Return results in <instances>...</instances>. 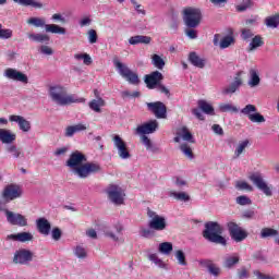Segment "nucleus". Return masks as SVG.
Returning <instances> with one entry per match:
<instances>
[{
    "label": "nucleus",
    "mask_w": 279,
    "mask_h": 279,
    "mask_svg": "<svg viewBox=\"0 0 279 279\" xmlns=\"http://www.w3.org/2000/svg\"><path fill=\"white\" fill-rule=\"evenodd\" d=\"M93 23V20L88 16H85L80 20L78 25L80 27H88Z\"/></svg>",
    "instance_id": "338daca9"
},
{
    "label": "nucleus",
    "mask_w": 279,
    "mask_h": 279,
    "mask_svg": "<svg viewBox=\"0 0 279 279\" xmlns=\"http://www.w3.org/2000/svg\"><path fill=\"white\" fill-rule=\"evenodd\" d=\"M14 35V32L10 28H2L0 27V39L1 40H10L12 36Z\"/></svg>",
    "instance_id": "864d4df0"
},
{
    "label": "nucleus",
    "mask_w": 279,
    "mask_h": 279,
    "mask_svg": "<svg viewBox=\"0 0 279 279\" xmlns=\"http://www.w3.org/2000/svg\"><path fill=\"white\" fill-rule=\"evenodd\" d=\"M248 8H252V1L245 0L242 4L236 7L238 12H245Z\"/></svg>",
    "instance_id": "0e129e2a"
},
{
    "label": "nucleus",
    "mask_w": 279,
    "mask_h": 279,
    "mask_svg": "<svg viewBox=\"0 0 279 279\" xmlns=\"http://www.w3.org/2000/svg\"><path fill=\"white\" fill-rule=\"evenodd\" d=\"M4 215L7 217L8 223L11 226H19L20 228H25V226H27V218L21 214L4 209Z\"/></svg>",
    "instance_id": "2eb2a0df"
},
{
    "label": "nucleus",
    "mask_w": 279,
    "mask_h": 279,
    "mask_svg": "<svg viewBox=\"0 0 279 279\" xmlns=\"http://www.w3.org/2000/svg\"><path fill=\"white\" fill-rule=\"evenodd\" d=\"M192 114L198 119V121H204L206 118L204 117V113L202 112V109L195 108L192 110Z\"/></svg>",
    "instance_id": "69168bd1"
},
{
    "label": "nucleus",
    "mask_w": 279,
    "mask_h": 279,
    "mask_svg": "<svg viewBox=\"0 0 279 279\" xmlns=\"http://www.w3.org/2000/svg\"><path fill=\"white\" fill-rule=\"evenodd\" d=\"M189 60L193 66L197 69H204L206 66V60L197 56V52H191L189 56Z\"/></svg>",
    "instance_id": "c756f323"
},
{
    "label": "nucleus",
    "mask_w": 279,
    "mask_h": 279,
    "mask_svg": "<svg viewBox=\"0 0 279 279\" xmlns=\"http://www.w3.org/2000/svg\"><path fill=\"white\" fill-rule=\"evenodd\" d=\"M181 141H186L187 143H195V141H193V134H191L186 126H182L177 132V136L174 137V143H181Z\"/></svg>",
    "instance_id": "5701e85b"
},
{
    "label": "nucleus",
    "mask_w": 279,
    "mask_h": 279,
    "mask_svg": "<svg viewBox=\"0 0 279 279\" xmlns=\"http://www.w3.org/2000/svg\"><path fill=\"white\" fill-rule=\"evenodd\" d=\"M107 195L112 204L116 206H121L123 202H125V191H123V187L111 184L107 189Z\"/></svg>",
    "instance_id": "6e6552de"
},
{
    "label": "nucleus",
    "mask_w": 279,
    "mask_h": 279,
    "mask_svg": "<svg viewBox=\"0 0 279 279\" xmlns=\"http://www.w3.org/2000/svg\"><path fill=\"white\" fill-rule=\"evenodd\" d=\"M85 130H88L86 124L78 123L74 125H69L64 130V136L65 138H73V136H75L77 132H85Z\"/></svg>",
    "instance_id": "b1692460"
},
{
    "label": "nucleus",
    "mask_w": 279,
    "mask_h": 279,
    "mask_svg": "<svg viewBox=\"0 0 279 279\" xmlns=\"http://www.w3.org/2000/svg\"><path fill=\"white\" fill-rule=\"evenodd\" d=\"M202 10L198 8L187 7L183 10V21L186 27L195 29V27H199L202 23Z\"/></svg>",
    "instance_id": "20e7f679"
},
{
    "label": "nucleus",
    "mask_w": 279,
    "mask_h": 279,
    "mask_svg": "<svg viewBox=\"0 0 279 279\" xmlns=\"http://www.w3.org/2000/svg\"><path fill=\"white\" fill-rule=\"evenodd\" d=\"M3 77L7 80H11L12 82H21V84H27L29 82V78L26 76L25 73L14 69V68H8L3 72Z\"/></svg>",
    "instance_id": "4468645a"
},
{
    "label": "nucleus",
    "mask_w": 279,
    "mask_h": 279,
    "mask_svg": "<svg viewBox=\"0 0 279 279\" xmlns=\"http://www.w3.org/2000/svg\"><path fill=\"white\" fill-rule=\"evenodd\" d=\"M169 197H173V199H177V202H189L191 199V196L186 192H175L170 191L168 192Z\"/></svg>",
    "instance_id": "4c0bfd02"
},
{
    "label": "nucleus",
    "mask_w": 279,
    "mask_h": 279,
    "mask_svg": "<svg viewBox=\"0 0 279 279\" xmlns=\"http://www.w3.org/2000/svg\"><path fill=\"white\" fill-rule=\"evenodd\" d=\"M257 111L256 106L254 105H246L243 109H241V114H244V117H250L253 116Z\"/></svg>",
    "instance_id": "603ef678"
},
{
    "label": "nucleus",
    "mask_w": 279,
    "mask_h": 279,
    "mask_svg": "<svg viewBox=\"0 0 279 279\" xmlns=\"http://www.w3.org/2000/svg\"><path fill=\"white\" fill-rule=\"evenodd\" d=\"M9 121H11V123H17L22 132L27 133L32 130V122L22 116L12 114L9 117Z\"/></svg>",
    "instance_id": "a211bd4d"
},
{
    "label": "nucleus",
    "mask_w": 279,
    "mask_h": 279,
    "mask_svg": "<svg viewBox=\"0 0 279 279\" xmlns=\"http://www.w3.org/2000/svg\"><path fill=\"white\" fill-rule=\"evenodd\" d=\"M28 39L32 40V43H49L50 38L49 35L37 33V34H28Z\"/></svg>",
    "instance_id": "c9c22d12"
},
{
    "label": "nucleus",
    "mask_w": 279,
    "mask_h": 279,
    "mask_svg": "<svg viewBox=\"0 0 279 279\" xmlns=\"http://www.w3.org/2000/svg\"><path fill=\"white\" fill-rule=\"evenodd\" d=\"M221 234H223V227L219 225V222L208 221L205 223L203 236L206 241L226 247V245H228V240H226Z\"/></svg>",
    "instance_id": "7ed1b4c3"
},
{
    "label": "nucleus",
    "mask_w": 279,
    "mask_h": 279,
    "mask_svg": "<svg viewBox=\"0 0 279 279\" xmlns=\"http://www.w3.org/2000/svg\"><path fill=\"white\" fill-rule=\"evenodd\" d=\"M7 154L11 156V158L19 159V158H24L25 154L23 153V149L19 148L14 144H9L5 147Z\"/></svg>",
    "instance_id": "cd10ccee"
},
{
    "label": "nucleus",
    "mask_w": 279,
    "mask_h": 279,
    "mask_svg": "<svg viewBox=\"0 0 279 279\" xmlns=\"http://www.w3.org/2000/svg\"><path fill=\"white\" fill-rule=\"evenodd\" d=\"M51 238L54 241H60L62 239V230L60 228L56 227L51 230Z\"/></svg>",
    "instance_id": "e2e57ef3"
},
{
    "label": "nucleus",
    "mask_w": 279,
    "mask_h": 279,
    "mask_svg": "<svg viewBox=\"0 0 279 279\" xmlns=\"http://www.w3.org/2000/svg\"><path fill=\"white\" fill-rule=\"evenodd\" d=\"M45 29L47 34H61L63 36L66 34V29L58 24H46Z\"/></svg>",
    "instance_id": "f704fd0d"
},
{
    "label": "nucleus",
    "mask_w": 279,
    "mask_h": 279,
    "mask_svg": "<svg viewBox=\"0 0 279 279\" xmlns=\"http://www.w3.org/2000/svg\"><path fill=\"white\" fill-rule=\"evenodd\" d=\"M0 141L4 145H12L16 141V135L7 129H0Z\"/></svg>",
    "instance_id": "bb28decb"
},
{
    "label": "nucleus",
    "mask_w": 279,
    "mask_h": 279,
    "mask_svg": "<svg viewBox=\"0 0 279 279\" xmlns=\"http://www.w3.org/2000/svg\"><path fill=\"white\" fill-rule=\"evenodd\" d=\"M87 40L89 45H95L97 40H99V36L97 35V31L90 28L87 31Z\"/></svg>",
    "instance_id": "5fc2aeb1"
},
{
    "label": "nucleus",
    "mask_w": 279,
    "mask_h": 279,
    "mask_svg": "<svg viewBox=\"0 0 279 279\" xmlns=\"http://www.w3.org/2000/svg\"><path fill=\"white\" fill-rule=\"evenodd\" d=\"M248 146H250V141L248 140H244V141L240 142L235 146L233 158H241V154H243V151H245V149H247Z\"/></svg>",
    "instance_id": "ea45409f"
},
{
    "label": "nucleus",
    "mask_w": 279,
    "mask_h": 279,
    "mask_svg": "<svg viewBox=\"0 0 279 279\" xmlns=\"http://www.w3.org/2000/svg\"><path fill=\"white\" fill-rule=\"evenodd\" d=\"M247 84L250 88H256L257 86H260V74L258 73V70L254 68L250 69Z\"/></svg>",
    "instance_id": "a878e982"
},
{
    "label": "nucleus",
    "mask_w": 279,
    "mask_h": 279,
    "mask_svg": "<svg viewBox=\"0 0 279 279\" xmlns=\"http://www.w3.org/2000/svg\"><path fill=\"white\" fill-rule=\"evenodd\" d=\"M147 258H148V260H150V263H154V265H156V267H159V269H167V263H165V260H162L158 256V254L148 253Z\"/></svg>",
    "instance_id": "72a5a7b5"
},
{
    "label": "nucleus",
    "mask_w": 279,
    "mask_h": 279,
    "mask_svg": "<svg viewBox=\"0 0 279 279\" xmlns=\"http://www.w3.org/2000/svg\"><path fill=\"white\" fill-rule=\"evenodd\" d=\"M113 64L119 75H121V77L126 80L129 84H133L134 86H136L141 83V80L138 78V74H136V72L131 71L128 65L123 64L118 59L113 60Z\"/></svg>",
    "instance_id": "39448f33"
},
{
    "label": "nucleus",
    "mask_w": 279,
    "mask_h": 279,
    "mask_svg": "<svg viewBox=\"0 0 279 279\" xmlns=\"http://www.w3.org/2000/svg\"><path fill=\"white\" fill-rule=\"evenodd\" d=\"M180 149H181L182 154L186 158H189V160H193V158H194L193 149L191 148V146L189 144H186V143L181 144Z\"/></svg>",
    "instance_id": "49530a36"
},
{
    "label": "nucleus",
    "mask_w": 279,
    "mask_h": 279,
    "mask_svg": "<svg viewBox=\"0 0 279 279\" xmlns=\"http://www.w3.org/2000/svg\"><path fill=\"white\" fill-rule=\"evenodd\" d=\"M248 119L252 121V123H265V117H263V114H260L256 111H255V113L250 116Z\"/></svg>",
    "instance_id": "052dcab7"
},
{
    "label": "nucleus",
    "mask_w": 279,
    "mask_h": 279,
    "mask_svg": "<svg viewBox=\"0 0 279 279\" xmlns=\"http://www.w3.org/2000/svg\"><path fill=\"white\" fill-rule=\"evenodd\" d=\"M49 97L57 106H69L70 104H84L86 99L77 98L75 95H69L66 87L62 85H52L49 87Z\"/></svg>",
    "instance_id": "f03ea898"
},
{
    "label": "nucleus",
    "mask_w": 279,
    "mask_h": 279,
    "mask_svg": "<svg viewBox=\"0 0 279 279\" xmlns=\"http://www.w3.org/2000/svg\"><path fill=\"white\" fill-rule=\"evenodd\" d=\"M240 86H243V78L241 77V73H238L234 76L233 82L230 83L229 86L222 90V93L223 95H234V93L239 90Z\"/></svg>",
    "instance_id": "aec40b11"
},
{
    "label": "nucleus",
    "mask_w": 279,
    "mask_h": 279,
    "mask_svg": "<svg viewBox=\"0 0 279 279\" xmlns=\"http://www.w3.org/2000/svg\"><path fill=\"white\" fill-rule=\"evenodd\" d=\"M74 256H76V258H80L81 260H84V258L88 256V252H86V248H84V246L77 245L74 248Z\"/></svg>",
    "instance_id": "8fccbe9b"
},
{
    "label": "nucleus",
    "mask_w": 279,
    "mask_h": 279,
    "mask_svg": "<svg viewBox=\"0 0 279 279\" xmlns=\"http://www.w3.org/2000/svg\"><path fill=\"white\" fill-rule=\"evenodd\" d=\"M74 60H77V62H80V60H83V64H85L86 66H90V64H93V58L86 52L75 53Z\"/></svg>",
    "instance_id": "a19ab883"
},
{
    "label": "nucleus",
    "mask_w": 279,
    "mask_h": 279,
    "mask_svg": "<svg viewBox=\"0 0 279 279\" xmlns=\"http://www.w3.org/2000/svg\"><path fill=\"white\" fill-rule=\"evenodd\" d=\"M236 263H239V255L234 254L227 256L225 259V267H227V269H230L231 267H234Z\"/></svg>",
    "instance_id": "a18cd8bd"
},
{
    "label": "nucleus",
    "mask_w": 279,
    "mask_h": 279,
    "mask_svg": "<svg viewBox=\"0 0 279 279\" xmlns=\"http://www.w3.org/2000/svg\"><path fill=\"white\" fill-rule=\"evenodd\" d=\"M174 256L179 265H181L182 267H186V254H184V251L182 250L175 251Z\"/></svg>",
    "instance_id": "09e8293b"
},
{
    "label": "nucleus",
    "mask_w": 279,
    "mask_h": 279,
    "mask_svg": "<svg viewBox=\"0 0 279 279\" xmlns=\"http://www.w3.org/2000/svg\"><path fill=\"white\" fill-rule=\"evenodd\" d=\"M147 108L149 112L155 114L156 119H167V106H165V102H147Z\"/></svg>",
    "instance_id": "dca6fc26"
},
{
    "label": "nucleus",
    "mask_w": 279,
    "mask_h": 279,
    "mask_svg": "<svg viewBox=\"0 0 279 279\" xmlns=\"http://www.w3.org/2000/svg\"><path fill=\"white\" fill-rule=\"evenodd\" d=\"M279 232L276 229H271V228H264L260 231V236L262 239H267L269 236H278Z\"/></svg>",
    "instance_id": "3c124183"
},
{
    "label": "nucleus",
    "mask_w": 279,
    "mask_h": 279,
    "mask_svg": "<svg viewBox=\"0 0 279 279\" xmlns=\"http://www.w3.org/2000/svg\"><path fill=\"white\" fill-rule=\"evenodd\" d=\"M151 64L155 69H158L159 71H162L165 69V59L160 57L159 54H153L151 56Z\"/></svg>",
    "instance_id": "79ce46f5"
},
{
    "label": "nucleus",
    "mask_w": 279,
    "mask_h": 279,
    "mask_svg": "<svg viewBox=\"0 0 279 279\" xmlns=\"http://www.w3.org/2000/svg\"><path fill=\"white\" fill-rule=\"evenodd\" d=\"M235 187L239 190V191H254V187L252 185H250V183H247L246 181H238L235 183Z\"/></svg>",
    "instance_id": "4d7b16f0"
},
{
    "label": "nucleus",
    "mask_w": 279,
    "mask_h": 279,
    "mask_svg": "<svg viewBox=\"0 0 279 279\" xmlns=\"http://www.w3.org/2000/svg\"><path fill=\"white\" fill-rule=\"evenodd\" d=\"M34 260V253L27 248H20L15 251L13 263L15 265H29Z\"/></svg>",
    "instance_id": "ddd939ff"
},
{
    "label": "nucleus",
    "mask_w": 279,
    "mask_h": 279,
    "mask_svg": "<svg viewBox=\"0 0 279 279\" xmlns=\"http://www.w3.org/2000/svg\"><path fill=\"white\" fill-rule=\"evenodd\" d=\"M142 143L146 147L147 151H154V144L147 135H142Z\"/></svg>",
    "instance_id": "bf43d9fd"
},
{
    "label": "nucleus",
    "mask_w": 279,
    "mask_h": 279,
    "mask_svg": "<svg viewBox=\"0 0 279 279\" xmlns=\"http://www.w3.org/2000/svg\"><path fill=\"white\" fill-rule=\"evenodd\" d=\"M27 24L33 25L34 27H45V25H47L43 17H29Z\"/></svg>",
    "instance_id": "de8ad7c7"
},
{
    "label": "nucleus",
    "mask_w": 279,
    "mask_h": 279,
    "mask_svg": "<svg viewBox=\"0 0 279 279\" xmlns=\"http://www.w3.org/2000/svg\"><path fill=\"white\" fill-rule=\"evenodd\" d=\"M14 3H19V5H24L25 8H35L36 10H41L45 8V4L38 0H13Z\"/></svg>",
    "instance_id": "c85d7f7f"
},
{
    "label": "nucleus",
    "mask_w": 279,
    "mask_h": 279,
    "mask_svg": "<svg viewBox=\"0 0 279 279\" xmlns=\"http://www.w3.org/2000/svg\"><path fill=\"white\" fill-rule=\"evenodd\" d=\"M198 108L205 114H209V117H215V108L210 102L206 100H198Z\"/></svg>",
    "instance_id": "2f4dec72"
},
{
    "label": "nucleus",
    "mask_w": 279,
    "mask_h": 279,
    "mask_svg": "<svg viewBox=\"0 0 279 279\" xmlns=\"http://www.w3.org/2000/svg\"><path fill=\"white\" fill-rule=\"evenodd\" d=\"M159 254H163V256H169L171 252H173V243L171 242H162L158 246Z\"/></svg>",
    "instance_id": "58836bf2"
},
{
    "label": "nucleus",
    "mask_w": 279,
    "mask_h": 279,
    "mask_svg": "<svg viewBox=\"0 0 279 279\" xmlns=\"http://www.w3.org/2000/svg\"><path fill=\"white\" fill-rule=\"evenodd\" d=\"M265 25L270 29H276L279 25V15L268 16L265 20Z\"/></svg>",
    "instance_id": "37998d69"
},
{
    "label": "nucleus",
    "mask_w": 279,
    "mask_h": 279,
    "mask_svg": "<svg viewBox=\"0 0 279 279\" xmlns=\"http://www.w3.org/2000/svg\"><path fill=\"white\" fill-rule=\"evenodd\" d=\"M162 81V73L155 71L145 76V84L147 88L154 89L158 86V83Z\"/></svg>",
    "instance_id": "412c9836"
},
{
    "label": "nucleus",
    "mask_w": 279,
    "mask_h": 279,
    "mask_svg": "<svg viewBox=\"0 0 279 279\" xmlns=\"http://www.w3.org/2000/svg\"><path fill=\"white\" fill-rule=\"evenodd\" d=\"M151 37L145 35H136L129 39L130 45H149Z\"/></svg>",
    "instance_id": "7c9ffc66"
},
{
    "label": "nucleus",
    "mask_w": 279,
    "mask_h": 279,
    "mask_svg": "<svg viewBox=\"0 0 279 279\" xmlns=\"http://www.w3.org/2000/svg\"><path fill=\"white\" fill-rule=\"evenodd\" d=\"M230 45H234V37L226 36L220 40V49H228Z\"/></svg>",
    "instance_id": "6e6d98bb"
},
{
    "label": "nucleus",
    "mask_w": 279,
    "mask_h": 279,
    "mask_svg": "<svg viewBox=\"0 0 279 279\" xmlns=\"http://www.w3.org/2000/svg\"><path fill=\"white\" fill-rule=\"evenodd\" d=\"M185 36H187V38H191V40H195V38H197V31L193 28L186 29Z\"/></svg>",
    "instance_id": "774afa93"
},
{
    "label": "nucleus",
    "mask_w": 279,
    "mask_h": 279,
    "mask_svg": "<svg viewBox=\"0 0 279 279\" xmlns=\"http://www.w3.org/2000/svg\"><path fill=\"white\" fill-rule=\"evenodd\" d=\"M263 45H265L263 36L255 35L248 44V51H256V49L263 47Z\"/></svg>",
    "instance_id": "473e14b6"
},
{
    "label": "nucleus",
    "mask_w": 279,
    "mask_h": 279,
    "mask_svg": "<svg viewBox=\"0 0 279 279\" xmlns=\"http://www.w3.org/2000/svg\"><path fill=\"white\" fill-rule=\"evenodd\" d=\"M23 195V189L17 184H9L4 186L2 191V199L4 202H14V199H19Z\"/></svg>",
    "instance_id": "9d476101"
},
{
    "label": "nucleus",
    "mask_w": 279,
    "mask_h": 279,
    "mask_svg": "<svg viewBox=\"0 0 279 279\" xmlns=\"http://www.w3.org/2000/svg\"><path fill=\"white\" fill-rule=\"evenodd\" d=\"M86 156L80 150H75L70 155V158L66 162L70 169H73L74 175L77 178L86 179L93 173H99L101 171V166L95 162H86Z\"/></svg>",
    "instance_id": "f257e3e1"
},
{
    "label": "nucleus",
    "mask_w": 279,
    "mask_h": 279,
    "mask_svg": "<svg viewBox=\"0 0 279 279\" xmlns=\"http://www.w3.org/2000/svg\"><path fill=\"white\" fill-rule=\"evenodd\" d=\"M198 265L207 269L208 274H210V276H214V278H219V276H221V268L217 264H215L213 259H199Z\"/></svg>",
    "instance_id": "f3484780"
},
{
    "label": "nucleus",
    "mask_w": 279,
    "mask_h": 279,
    "mask_svg": "<svg viewBox=\"0 0 279 279\" xmlns=\"http://www.w3.org/2000/svg\"><path fill=\"white\" fill-rule=\"evenodd\" d=\"M248 180L252 181L254 186L258 189L266 197H271L274 195V186L271 184L267 183L263 174L260 172H254L248 177Z\"/></svg>",
    "instance_id": "423d86ee"
},
{
    "label": "nucleus",
    "mask_w": 279,
    "mask_h": 279,
    "mask_svg": "<svg viewBox=\"0 0 279 279\" xmlns=\"http://www.w3.org/2000/svg\"><path fill=\"white\" fill-rule=\"evenodd\" d=\"M218 110L219 112H239V108H236L234 105L223 102L218 106Z\"/></svg>",
    "instance_id": "c03bdc74"
},
{
    "label": "nucleus",
    "mask_w": 279,
    "mask_h": 279,
    "mask_svg": "<svg viewBox=\"0 0 279 279\" xmlns=\"http://www.w3.org/2000/svg\"><path fill=\"white\" fill-rule=\"evenodd\" d=\"M34 235L31 232H20L15 234H9L7 241H19L20 243H27V241H33Z\"/></svg>",
    "instance_id": "393cba45"
},
{
    "label": "nucleus",
    "mask_w": 279,
    "mask_h": 279,
    "mask_svg": "<svg viewBox=\"0 0 279 279\" xmlns=\"http://www.w3.org/2000/svg\"><path fill=\"white\" fill-rule=\"evenodd\" d=\"M36 227L39 234L44 236H49L51 234V222L47 218H39L36 220Z\"/></svg>",
    "instance_id": "4be33fe9"
},
{
    "label": "nucleus",
    "mask_w": 279,
    "mask_h": 279,
    "mask_svg": "<svg viewBox=\"0 0 279 279\" xmlns=\"http://www.w3.org/2000/svg\"><path fill=\"white\" fill-rule=\"evenodd\" d=\"M104 106H106V100H104V98L101 97H98L97 99H93L89 102V108L94 112H101V108H104Z\"/></svg>",
    "instance_id": "e433bc0d"
},
{
    "label": "nucleus",
    "mask_w": 279,
    "mask_h": 279,
    "mask_svg": "<svg viewBox=\"0 0 279 279\" xmlns=\"http://www.w3.org/2000/svg\"><path fill=\"white\" fill-rule=\"evenodd\" d=\"M147 217L149 218L148 228H150V230H156L157 232L167 230V218H165V216H160L158 213L147 209Z\"/></svg>",
    "instance_id": "0eeeda50"
},
{
    "label": "nucleus",
    "mask_w": 279,
    "mask_h": 279,
    "mask_svg": "<svg viewBox=\"0 0 279 279\" xmlns=\"http://www.w3.org/2000/svg\"><path fill=\"white\" fill-rule=\"evenodd\" d=\"M123 232V225L121 222H116L111 227H106L104 230L105 236L108 239H111V241H114L116 243H123V238H120L119 234Z\"/></svg>",
    "instance_id": "f8f14e48"
},
{
    "label": "nucleus",
    "mask_w": 279,
    "mask_h": 279,
    "mask_svg": "<svg viewBox=\"0 0 279 279\" xmlns=\"http://www.w3.org/2000/svg\"><path fill=\"white\" fill-rule=\"evenodd\" d=\"M158 130V121L157 120H150L140 126L136 128L135 132L136 134H142L145 136V134H154Z\"/></svg>",
    "instance_id": "6ab92c4d"
},
{
    "label": "nucleus",
    "mask_w": 279,
    "mask_h": 279,
    "mask_svg": "<svg viewBox=\"0 0 279 279\" xmlns=\"http://www.w3.org/2000/svg\"><path fill=\"white\" fill-rule=\"evenodd\" d=\"M230 236L235 243H241L247 239V231L243 230L236 222L230 221L227 223Z\"/></svg>",
    "instance_id": "9b49d317"
},
{
    "label": "nucleus",
    "mask_w": 279,
    "mask_h": 279,
    "mask_svg": "<svg viewBox=\"0 0 279 279\" xmlns=\"http://www.w3.org/2000/svg\"><path fill=\"white\" fill-rule=\"evenodd\" d=\"M241 38L242 40H250V38H254V32L250 28H243L241 31Z\"/></svg>",
    "instance_id": "680f3d73"
},
{
    "label": "nucleus",
    "mask_w": 279,
    "mask_h": 279,
    "mask_svg": "<svg viewBox=\"0 0 279 279\" xmlns=\"http://www.w3.org/2000/svg\"><path fill=\"white\" fill-rule=\"evenodd\" d=\"M112 141L119 158H121V160H130V158H132V154H130V148H128L125 141H123L119 135H113Z\"/></svg>",
    "instance_id": "1a4fd4ad"
},
{
    "label": "nucleus",
    "mask_w": 279,
    "mask_h": 279,
    "mask_svg": "<svg viewBox=\"0 0 279 279\" xmlns=\"http://www.w3.org/2000/svg\"><path fill=\"white\" fill-rule=\"evenodd\" d=\"M235 202L239 204V206H251L252 204V199L245 195L238 196Z\"/></svg>",
    "instance_id": "13d9d810"
}]
</instances>
